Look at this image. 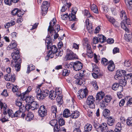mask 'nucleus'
Segmentation results:
<instances>
[{
  "label": "nucleus",
  "mask_w": 132,
  "mask_h": 132,
  "mask_svg": "<svg viewBox=\"0 0 132 132\" xmlns=\"http://www.w3.org/2000/svg\"><path fill=\"white\" fill-rule=\"evenodd\" d=\"M108 69L110 71H113L115 68V66L112 61H109L108 64Z\"/></svg>",
  "instance_id": "412c9836"
},
{
  "label": "nucleus",
  "mask_w": 132,
  "mask_h": 132,
  "mask_svg": "<svg viewBox=\"0 0 132 132\" xmlns=\"http://www.w3.org/2000/svg\"><path fill=\"white\" fill-rule=\"evenodd\" d=\"M85 22L87 29L88 32L90 34L92 33L94 29L93 28L92 24L89 22V19H86Z\"/></svg>",
  "instance_id": "ddd939ff"
},
{
  "label": "nucleus",
  "mask_w": 132,
  "mask_h": 132,
  "mask_svg": "<svg viewBox=\"0 0 132 132\" xmlns=\"http://www.w3.org/2000/svg\"><path fill=\"white\" fill-rule=\"evenodd\" d=\"M56 95L55 92L52 90L49 93V97L51 100H54L56 97Z\"/></svg>",
  "instance_id": "bb28decb"
},
{
  "label": "nucleus",
  "mask_w": 132,
  "mask_h": 132,
  "mask_svg": "<svg viewBox=\"0 0 132 132\" xmlns=\"http://www.w3.org/2000/svg\"><path fill=\"white\" fill-rule=\"evenodd\" d=\"M7 107L6 108V109L5 110V111H6V113H4L5 111L4 110V112L3 113L4 115L6 114L7 117H8V118L11 117L12 118L14 117V113H13V111L11 110H7L6 109Z\"/></svg>",
  "instance_id": "6ab92c4d"
},
{
  "label": "nucleus",
  "mask_w": 132,
  "mask_h": 132,
  "mask_svg": "<svg viewBox=\"0 0 132 132\" xmlns=\"http://www.w3.org/2000/svg\"><path fill=\"white\" fill-rule=\"evenodd\" d=\"M110 111L107 109H105L103 112V115L105 118H108L110 115Z\"/></svg>",
  "instance_id": "a878e982"
},
{
  "label": "nucleus",
  "mask_w": 132,
  "mask_h": 132,
  "mask_svg": "<svg viewBox=\"0 0 132 132\" xmlns=\"http://www.w3.org/2000/svg\"><path fill=\"white\" fill-rule=\"evenodd\" d=\"M85 130L87 132H89L92 129V125L89 123L87 124L84 127Z\"/></svg>",
  "instance_id": "58836bf2"
},
{
  "label": "nucleus",
  "mask_w": 132,
  "mask_h": 132,
  "mask_svg": "<svg viewBox=\"0 0 132 132\" xmlns=\"http://www.w3.org/2000/svg\"><path fill=\"white\" fill-rule=\"evenodd\" d=\"M104 93L102 92L98 93L96 97V100L99 101L102 100L104 96Z\"/></svg>",
  "instance_id": "5701e85b"
},
{
  "label": "nucleus",
  "mask_w": 132,
  "mask_h": 132,
  "mask_svg": "<svg viewBox=\"0 0 132 132\" xmlns=\"http://www.w3.org/2000/svg\"><path fill=\"white\" fill-rule=\"evenodd\" d=\"M79 115V112L78 111H76L71 114L70 116V117L72 119H76L77 118Z\"/></svg>",
  "instance_id": "cd10ccee"
},
{
  "label": "nucleus",
  "mask_w": 132,
  "mask_h": 132,
  "mask_svg": "<svg viewBox=\"0 0 132 132\" xmlns=\"http://www.w3.org/2000/svg\"><path fill=\"white\" fill-rule=\"evenodd\" d=\"M108 126L105 123H103L99 126L98 128L99 130H100L101 132H106L108 131Z\"/></svg>",
  "instance_id": "4468645a"
},
{
  "label": "nucleus",
  "mask_w": 132,
  "mask_h": 132,
  "mask_svg": "<svg viewBox=\"0 0 132 132\" xmlns=\"http://www.w3.org/2000/svg\"><path fill=\"white\" fill-rule=\"evenodd\" d=\"M51 48V51L53 52V54H54L56 53L57 51V48L56 46L54 45L52 46H51V45H50L49 46V49Z\"/></svg>",
  "instance_id": "ea45409f"
},
{
  "label": "nucleus",
  "mask_w": 132,
  "mask_h": 132,
  "mask_svg": "<svg viewBox=\"0 0 132 132\" xmlns=\"http://www.w3.org/2000/svg\"><path fill=\"white\" fill-rule=\"evenodd\" d=\"M99 42L98 38L96 37H94L93 39V43L94 44H97Z\"/></svg>",
  "instance_id": "69168bd1"
},
{
  "label": "nucleus",
  "mask_w": 132,
  "mask_h": 132,
  "mask_svg": "<svg viewBox=\"0 0 132 132\" xmlns=\"http://www.w3.org/2000/svg\"><path fill=\"white\" fill-rule=\"evenodd\" d=\"M63 116L65 118L68 117L69 116L70 117L69 110L68 109H65L63 112Z\"/></svg>",
  "instance_id": "e433bc0d"
},
{
  "label": "nucleus",
  "mask_w": 132,
  "mask_h": 132,
  "mask_svg": "<svg viewBox=\"0 0 132 132\" xmlns=\"http://www.w3.org/2000/svg\"><path fill=\"white\" fill-rule=\"evenodd\" d=\"M120 15L121 19H122L121 23V27H122V25L123 24L125 25V26L126 24H127V26H130L131 24V21L129 18H127L125 11L123 10L121 11Z\"/></svg>",
  "instance_id": "7ed1b4c3"
},
{
  "label": "nucleus",
  "mask_w": 132,
  "mask_h": 132,
  "mask_svg": "<svg viewBox=\"0 0 132 132\" xmlns=\"http://www.w3.org/2000/svg\"><path fill=\"white\" fill-rule=\"evenodd\" d=\"M94 98L93 96H89L88 97L86 101V103L89 108L92 109L95 108V106L94 104Z\"/></svg>",
  "instance_id": "0eeeda50"
},
{
  "label": "nucleus",
  "mask_w": 132,
  "mask_h": 132,
  "mask_svg": "<svg viewBox=\"0 0 132 132\" xmlns=\"http://www.w3.org/2000/svg\"><path fill=\"white\" fill-rule=\"evenodd\" d=\"M94 61L96 63L98 62V60L100 59L99 56H97L95 54L94 55Z\"/></svg>",
  "instance_id": "0e129e2a"
},
{
  "label": "nucleus",
  "mask_w": 132,
  "mask_h": 132,
  "mask_svg": "<svg viewBox=\"0 0 132 132\" xmlns=\"http://www.w3.org/2000/svg\"><path fill=\"white\" fill-rule=\"evenodd\" d=\"M15 76L14 75H11L10 73H8L4 76L5 80L7 81H11L12 82L14 81L15 78Z\"/></svg>",
  "instance_id": "9b49d317"
},
{
  "label": "nucleus",
  "mask_w": 132,
  "mask_h": 132,
  "mask_svg": "<svg viewBox=\"0 0 132 132\" xmlns=\"http://www.w3.org/2000/svg\"><path fill=\"white\" fill-rule=\"evenodd\" d=\"M67 54L65 56V58L66 60H71L77 58V57L76 54L70 50L67 49Z\"/></svg>",
  "instance_id": "39448f33"
},
{
  "label": "nucleus",
  "mask_w": 132,
  "mask_h": 132,
  "mask_svg": "<svg viewBox=\"0 0 132 132\" xmlns=\"http://www.w3.org/2000/svg\"><path fill=\"white\" fill-rule=\"evenodd\" d=\"M34 98L32 96H29L25 99V101L27 103L30 104L34 101Z\"/></svg>",
  "instance_id": "c756f323"
},
{
  "label": "nucleus",
  "mask_w": 132,
  "mask_h": 132,
  "mask_svg": "<svg viewBox=\"0 0 132 132\" xmlns=\"http://www.w3.org/2000/svg\"><path fill=\"white\" fill-rule=\"evenodd\" d=\"M91 10L94 13H98V11L97 6L95 4H91L90 6Z\"/></svg>",
  "instance_id": "7c9ffc66"
},
{
  "label": "nucleus",
  "mask_w": 132,
  "mask_h": 132,
  "mask_svg": "<svg viewBox=\"0 0 132 132\" xmlns=\"http://www.w3.org/2000/svg\"><path fill=\"white\" fill-rule=\"evenodd\" d=\"M19 11L18 9L16 8L13 10L11 12L12 14L14 15H17V13Z\"/></svg>",
  "instance_id": "774afa93"
},
{
  "label": "nucleus",
  "mask_w": 132,
  "mask_h": 132,
  "mask_svg": "<svg viewBox=\"0 0 132 132\" xmlns=\"http://www.w3.org/2000/svg\"><path fill=\"white\" fill-rule=\"evenodd\" d=\"M51 111L52 114H53V116L56 117V113L57 112V108L55 105H53L51 107Z\"/></svg>",
  "instance_id": "c85d7f7f"
},
{
  "label": "nucleus",
  "mask_w": 132,
  "mask_h": 132,
  "mask_svg": "<svg viewBox=\"0 0 132 132\" xmlns=\"http://www.w3.org/2000/svg\"><path fill=\"white\" fill-rule=\"evenodd\" d=\"M15 24V22L13 21H11L10 22L7 23L5 24L4 26L6 28H7L10 26H12Z\"/></svg>",
  "instance_id": "a18cd8bd"
},
{
  "label": "nucleus",
  "mask_w": 132,
  "mask_h": 132,
  "mask_svg": "<svg viewBox=\"0 0 132 132\" xmlns=\"http://www.w3.org/2000/svg\"><path fill=\"white\" fill-rule=\"evenodd\" d=\"M63 5L62 6V8L61 10V11L62 12H65L67 9V8H69L71 5V4L68 2L66 0L64 1L63 2Z\"/></svg>",
  "instance_id": "9d476101"
},
{
  "label": "nucleus",
  "mask_w": 132,
  "mask_h": 132,
  "mask_svg": "<svg viewBox=\"0 0 132 132\" xmlns=\"http://www.w3.org/2000/svg\"><path fill=\"white\" fill-rule=\"evenodd\" d=\"M11 56L13 60L11 62V65L12 67L14 68L17 71H18L20 69L21 62L19 51L17 50L15 52L12 53Z\"/></svg>",
  "instance_id": "f257e3e1"
},
{
  "label": "nucleus",
  "mask_w": 132,
  "mask_h": 132,
  "mask_svg": "<svg viewBox=\"0 0 132 132\" xmlns=\"http://www.w3.org/2000/svg\"><path fill=\"white\" fill-rule=\"evenodd\" d=\"M106 17L107 18L109 21L110 22L112 23V24H113L115 22V20L113 17H110L107 15H106Z\"/></svg>",
  "instance_id": "de8ad7c7"
},
{
  "label": "nucleus",
  "mask_w": 132,
  "mask_h": 132,
  "mask_svg": "<svg viewBox=\"0 0 132 132\" xmlns=\"http://www.w3.org/2000/svg\"><path fill=\"white\" fill-rule=\"evenodd\" d=\"M111 98L110 96L107 95L105 97L104 100H103L105 102L108 103L111 100Z\"/></svg>",
  "instance_id": "bf43d9fd"
},
{
  "label": "nucleus",
  "mask_w": 132,
  "mask_h": 132,
  "mask_svg": "<svg viewBox=\"0 0 132 132\" xmlns=\"http://www.w3.org/2000/svg\"><path fill=\"white\" fill-rule=\"evenodd\" d=\"M101 63L102 64L105 66L108 64L109 62H108V60L105 58H103L102 59Z\"/></svg>",
  "instance_id": "09e8293b"
},
{
  "label": "nucleus",
  "mask_w": 132,
  "mask_h": 132,
  "mask_svg": "<svg viewBox=\"0 0 132 132\" xmlns=\"http://www.w3.org/2000/svg\"><path fill=\"white\" fill-rule=\"evenodd\" d=\"M50 124L52 126H54V130L55 132H58L59 130L58 128L59 127L57 124V120H52L50 122Z\"/></svg>",
  "instance_id": "f8f14e48"
},
{
  "label": "nucleus",
  "mask_w": 132,
  "mask_h": 132,
  "mask_svg": "<svg viewBox=\"0 0 132 132\" xmlns=\"http://www.w3.org/2000/svg\"><path fill=\"white\" fill-rule=\"evenodd\" d=\"M15 104L16 105L19 107V109L20 110H23V109H22V107L23 106H22V103L20 101V100L17 99L16 100Z\"/></svg>",
  "instance_id": "c03bdc74"
},
{
  "label": "nucleus",
  "mask_w": 132,
  "mask_h": 132,
  "mask_svg": "<svg viewBox=\"0 0 132 132\" xmlns=\"http://www.w3.org/2000/svg\"><path fill=\"white\" fill-rule=\"evenodd\" d=\"M84 71L81 70L77 75H76L75 77L77 79H78V82L80 84H81L80 81L82 80L83 77L84 75Z\"/></svg>",
  "instance_id": "dca6fc26"
},
{
  "label": "nucleus",
  "mask_w": 132,
  "mask_h": 132,
  "mask_svg": "<svg viewBox=\"0 0 132 132\" xmlns=\"http://www.w3.org/2000/svg\"><path fill=\"white\" fill-rule=\"evenodd\" d=\"M119 84L120 86L122 87V86H125L126 85V81L125 79H120Z\"/></svg>",
  "instance_id": "37998d69"
},
{
  "label": "nucleus",
  "mask_w": 132,
  "mask_h": 132,
  "mask_svg": "<svg viewBox=\"0 0 132 132\" xmlns=\"http://www.w3.org/2000/svg\"><path fill=\"white\" fill-rule=\"evenodd\" d=\"M17 46L16 43V42H13L10 44L7 47V49L9 50L13 49L16 47Z\"/></svg>",
  "instance_id": "4c0bfd02"
},
{
  "label": "nucleus",
  "mask_w": 132,
  "mask_h": 132,
  "mask_svg": "<svg viewBox=\"0 0 132 132\" xmlns=\"http://www.w3.org/2000/svg\"><path fill=\"white\" fill-rule=\"evenodd\" d=\"M70 71L67 69L64 70L63 71L62 74L64 76H68L69 74Z\"/></svg>",
  "instance_id": "4d7b16f0"
},
{
  "label": "nucleus",
  "mask_w": 132,
  "mask_h": 132,
  "mask_svg": "<svg viewBox=\"0 0 132 132\" xmlns=\"http://www.w3.org/2000/svg\"><path fill=\"white\" fill-rule=\"evenodd\" d=\"M56 22V20L55 18H53L50 23V25L48 29V30H49L51 28H53V26H54Z\"/></svg>",
  "instance_id": "72a5a7b5"
},
{
  "label": "nucleus",
  "mask_w": 132,
  "mask_h": 132,
  "mask_svg": "<svg viewBox=\"0 0 132 132\" xmlns=\"http://www.w3.org/2000/svg\"><path fill=\"white\" fill-rule=\"evenodd\" d=\"M68 17V16L67 13L65 14H62L61 15V18L63 20H66Z\"/></svg>",
  "instance_id": "338daca9"
},
{
  "label": "nucleus",
  "mask_w": 132,
  "mask_h": 132,
  "mask_svg": "<svg viewBox=\"0 0 132 132\" xmlns=\"http://www.w3.org/2000/svg\"><path fill=\"white\" fill-rule=\"evenodd\" d=\"M49 6H42V14L43 16H44L47 13Z\"/></svg>",
  "instance_id": "473e14b6"
},
{
  "label": "nucleus",
  "mask_w": 132,
  "mask_h": 132,
  "mask_svg": "<svg viewBox=\"0 0 132 132\" xmlns=\"http://www.w3.org/2000/svg\"><path fill=\"white\" fill-rule=\"evenodd\" d=\"M88 91L86 89H83L80 90L77 95L79 99H81L85 97L87 95Z\"/></svg>",
  "instance_id": "423d86ee"
},
{
  "label": "nucleus",
  "mask_w": 132,
  "mask_h": 132,
  "mask_svg": "<svg viewBox=\"0 0 132 132\" xmlns=\"http://www.w3.org/2000/svg\"><path fill=\"white\" fill-rule=\"evenodd\" d=\"M38 112L39 115L41 117H44L47 114V110L45 109V106L44 105L40 106Z\"/></svg>",
  "instance_id": "1a4fd4ad"
},
{
  "label": "nucleus",
  "mask_w": 132,
  "mask_h": 132,
  "mask_svg": "<svg viewBox=\"0 0 132 132\" xmlns=\"http://www.w3.org/2000/svg\"><path fill=\"white\" fill-rule=\"evenodd\" d=\"M56 119H57V121H58V123L59 126H62L65 124V121L62 118V116L60 115L56 117Z\"/></svg>",
  "instance_id": "aec40b11"
},
{
  "label": "nucleus",
  "mask_w": 132,
  "mask_h": 132,
  "mask_svg": "<svg viewBox=\"0 0 132 132\" xmlns=\"http://www.w3.org/2000/svg\"><path fill=\"white\" fill-rule=\"evenodd\" d=\"M20 116L21 117L24 118L26 116L24 113L21 111V110L18 111L14 114V117H18Z\"/></svg>",
  "instance_id": "a211bd4d"
},
{
  "label": "nucleus",
  "mask_w": 132,
  "mask_h": 132,
  "mask_svg": "<svg viewBox=\"0 0 132 132\" xmlns=\"http://www.w3.org/2000/svg\"><path fill=\"white\" fill-rule=\"evenodd\" d=\"M69 19L70 21L74 20L76 19V16L73 13H72L68 16Z\"/></svg>",
  "instance_id": "864d4df0"
},
{
  "label": "nucleus",
  "mask_w": 132,
  "mask_h": 132,
  "mask_svg": "<svg viewBox=\"0 0 132 132\" xmlns=\"http://www.w3.org/2000/svg\"><path fill=\"white\" fill-rule=\"evenodd\" d=\"M35 67L32 64H31L28 65L26 72L27 73H29L31 71L35 69Z\"/></svg>",
  "instance_id": "79ce46f5"
},
{
  "label": "nucleus",
  "mask_w": 132,
  "mask_h": 132,
  "mask_svg": "<svg viewBox=\"0 0 132 132\" xmlns=\"http://www.w3.org/2000/svg\"><path fill=\"white\" fill-rule=\"evenodd\" d=\"M126 24L125 26V25H122V28L124 29L126 31V34L125 35V39L127 41H132V35L131 32H129V30L128 29V27L129 26H127Z\"/></svg>",
  "instance_id": "20e7f679"
},
{
  "label": "nucleus",
  "mask_w": 132,
  "mask_h": 132,
  "mask_svg": "<svg viewBox=\"0 0 132 132\" xmlns=\"http://www.w3.org/2000/svg\"><path fill=\"white\" fill-rule=\"evenodd\" d=\"M31 104V110H36L39 107V105L37 102L34 101Z\"/></svg>",
  "instance_id": "b1692460"
},
{
  "label": "nucleus",
  "mask_w": 132,
  "mask_h": 132,
  "mask_svg": "<svg viewBox=\"0 0 132 132\" xmlns=\"http://www.w3.org/2000/svg\"><path fill=\"white\" fill-rule=\"evenodd\" d=\"M27 93H26V92H25L23 93H21L20 92H19V94H18V96L19 97L20 96L21 98L23 100L25 99V97L26 96H25V94H26Z\"/></svg>",
  "instance_id": "13d9d810"
},
{
  "label": "nucleus",
  "mask_w": 132,
  "mask_h": 132,
  "mask_svg": "<svg viewBox=\"0 0 132 132\" xmlns=\"http://www.w3.org/2000/svg\"><path fill=\"white\" fill-rule=\"evenodd\" d=\"M74 70L75 71H79L81 69L82 67V64L79 61H77L75 62Z\"/></svg>",
  "instance_id": "2eb2a0df"
},
{
  "label": "nucleus",
  "mask_w": 132,
  "mask_h": 132,
  "mask_svg": "<svg viewBox=\"0 0 132 132\" xmlns=\"http://www.w3.org/2000/svg\"><path fill=\"white\" fill-rule=\"evenodd\" d=\"M125 2L127 7L129 9L132 6V1L129 0H125Z\"/></svg>",
  "instance_id": "a19ab883"
},
{
  "label": "nucleus",
  "mask_w": 132,
  "mask_h": 132,
  "mask_svg": "<svg viewBox=\"0 0 132 132\" xmlns=\"http://www.w3.org/2000/svg\"><path fill=\"white\" fill-rule=\"evenodd\" d=\"M50 36L47 37L45 40V42L47 43V47L48 49H49V45L52 42L51 39L50 37Z\"/></svg>",
  "instance_id": "49530a36"
},
{
  "label": "nucleus",
  "mask_w": 132,
  "mask_h": 132,
  "mask_svg": "<svg viewBox=\"0 0 132 132\" xmlns=\"http://www.w3.org/2000/svg\"><path fill=\"white\" fill-rule=\"evenodd\" d=\"M55 92L56 93V95H60L61 93L62 92L61 88H56Z\"/></svg>",
  "instance_id": "e2e57ef3"
},
{
  "label": "nucleus",
  "mask_w": 132,
  "mask_h": 132,
  "mask_svg": "<svg viewBox=\"0 0 132 132\" xmlns=\"http://www.w3.org/2000/svg\"><path fill=\"white\" fill-rule=\"evenodd\" d=\"M6 105L5 104H3V103L0 102V108L1 109H3V110H4L5 112L4 113H6V111H5L4 110L6 109V108L7 107Z\"/></svg>",
  "instance_id": "603ef678"
},
{
  "label": "nucleus",
  "mask_w": 132,
  "mask_h": 132,
  "mask_svg": "<svg viewBox=\"0 0 132 132\" xmlns=\"http://www.w3.org/2000/svg\"><path fill=\"white\" fill-rule=\"evenodd\" d=\"M126 123L127 125L130 126L132 125V118H128L126 120Z\"/></svg>",
  "instance_id": "6e6d98bb"
},
{
  "label": "nucleus",
  "mask_w": 132,
  "mask_h": 132,
  "mask_svg": "<svg viewBox=\"0 0 132 132\" xmlns=\"http://www.w3.org/2000/svg\"><path fill=\"white\" fill-rule=\"evenodd\" d=\"M84 14L86 16L87 18H90L91 17L92 19H93V17L90 14L89 12L86 10H85L84 12Z\"/></svg>",
  "instance_id": "3c124183"
},
{
  "label": "nucleus",
  "mask_w": 132,
  "mask_h": 132,
  "mask_svg": "<svg viewBox=\"0 0 132 132\" xmlns=\"http://www.w3.org/2000/svg\"><path fill=\"white\" fill-rule=\"evenodd\" d=\"M124 78L125 79H132V73H130L129 74H126V73L125 75Z\"/></svg>",
  "instance_id": "8fccbe9b"
},
{
  "label": "nucleus",
  "mask_w": 132,
  "mask_h": 132,
  "mask_svg": "<svg viewBox=\"0 0 132 132\" xmlns=\"http://www.w3.org/2000/svg\"><path fill=\"white\" fill-rule=\"evenodd\" d=\"M60 29V26L59 24H57L55 26L54 30L53 28H51L50 29L48 30V31L52 35L53 34L55 33H57Z\"/></svg>",
  "instance_id": "f3484780"
},
{
  "label": "nucleus",
  "mask_w": 132,
  "mask_h": 132,
  "mask_svg": "<svg viewBox=\"0 0 132 132\" xmlns=\"http://www.w3.org/2000/svg\"><path fill=\"white\" fill-rule=\"evenodd\" d=\"M35 92L37 94V97L39 100H42L48 95L49 91L46 89L42 90L40 89L37 88L36 89Z\"/></svg>",
  "instance_id": "f03ea898"
},
{
  "label": "nucleus",
  "mask_w": 132,
  "mask_h": 132,
  "mask_svg": "<svg viewBox=\"0 0 132 132\" xmlns=\"http://www.w3.org/2000/svg\"><path fill=\"white\" fill-rule=\"evenodd\" d=\"M98 39L99 42L101 43H104L106 41V37L102 35L99 36L98 37Z\"/></svg>",
  "instance_id": "f704fd0d"
},
{
  "label": "nucleus",
  "mask_w": 132,
  "mask_h": 132,
  "mask_svg": "<svg viewBox=\"0 0 132 132\" xmlns=\"http://www.w3.org/2000/svg\"><path fill=\"white\" fill-rule=\"evenodd\" d=\"M23 109L25 108L26 110L27 111L29 110H31V104H26V106H25V108H24L23 106Z\"/></svg>",
  "instance_id": "680f3d73"
},
{
  "label": "nucleus",
  "mask_w": 132,
  "mask_h": 132,
  "mask_svg": "<svg viewBox=\"0 0 132 132\" xmlns=\"http://www.w3.org/2000/svg\"><path fill=\"white\" fill-rule=\"evenodd\" d=\"M125 66L129 67L131 65V61L130 60H126L124 62Z\"/></svg>",
  "instance_id": "5fc2aeb1"
},
{
  "label": "nucleus",
  "mask_w": 132,
  "mask_h": 132,
  "mask_svg": "<svg viewBox=\"0 0 132 132\" xmlns=\"http://www.w3.org/2000/svg\"><path fill=\"white\" fill-rule=\"evenodd\" d=\"M34 117V115L33 113L31 112H29L26 116L25 119L26 121H30L33 119Z\"/></svg>",
  "instance_id": "4be33fe9"
},
{
  "label": "nucleus",
  "mask_w": 132,
  "mask_h": 132,
  "mask_svg": "<svg viewBox=\"0 0 132 132\" xmlns=\"http://www.w3.org/2000/svg\"><path fill=\"white\" fill-rule=\"evenodd\" d=\"M106 105H107V103L105 102L104 100H102L100 104V106L101 108L104 109Z\"/></svg>",
  "instance_id": "052dcab7"
},
{
  "label": "nucleus",
  "mask_w": 132,
  "mask_h": 132,
  "mask_svg": "<svg viewBox=\"0 0 132 132\" xmlns=\"http://www.w3.org/2000/svg\"><path fill=\"white\" fill-rule=\"evenodd\" d=\"M122 127L121 123L120 122H118L116 126V128L115 129V132H120L121 129Z\"/></svg>",
  "instance_id": "2f4dec72"
},
{
  "label": "nucleus",
  "mask_w": 132,
  "mask_h": 132,
  "mask_svg": "<svg viewBox=\"0 0 132 132\" xmlns=\"http://www.w3.org/2000/svg\"><path fill=\"white\" fill-rule=\"evenodd\" d=\"M112 88L113 90H117L119 88L122 89V87L119 86L117 83H114L112 86Z\"/></svg>",
  "instance_id": "c9c22d12"
},
{
  "label": "nucleus",
  "mask_w": 132,
  "mask_h": 132,
  "mask_svg": "<svg viewBox=\"0 0 132 132\" xmlns=\"http://www.w3.org/2000/svg\"><path fill=\"white\" fill-rule=\"evenodd\" d=\"M108 118L107 121L108 124L110 126H112L115 121L114 118L111 117H109Z\"/></svg>",
  "instance_id": "393cba45"
},
{
  "label": "nucleus",
  "mask_w": 132,
  "mask_h": 132,
  "mask_svg": "<svg viewBox=\"0 0 132 132\" xmlns=\"http://www.w3.org/2000/svg\"><path fill=\"white\" fill-rule=\"evenodd\" d=\"M126 71L124 70H117L116 72V74L114 76V78L116 80L120 79L121 77L125 75Z\"/></svg>",
  "instance_id": "6e6552de"
}]
</instances>
